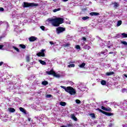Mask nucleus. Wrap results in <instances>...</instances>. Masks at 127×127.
Segmentation results:
<instances>
[{"label":"nucleus","instance_id":"obj_1","mask_svg":"<svg viewBox=\"0 0 127 127\" xmlns=\"http://www.w3.org/2000/svg\"><path fill=\"white\" fill-rule=\"evenodd\" d=\"M49 20L52 23V26L55 27H58V26H60V24L64 23V19L61 17L51 19Z\"/></svg>","mask_w":127,"mask_h":127},{"label":"nucleus","instance_id":"obj_2","mask_svg":"<svg viewBox=\"0 0 127 127\" xmlns=\"http://www.w3.org/2000/svg\"><path fill=\"white\" fill-rule=\"evenodd\" d=\"M61 88L64 89L66 93H68L70 95H76V90L71 86L66 87L64 86H61Z\"/></svg>","mask_w":127,"mask_h":127},{"label":"nucleus","instance_id":"obj_3","mask_svg":"<svg viewBox=\"0 0 127 127\" xmlns=\"http://www.w3.org/2000/svg\"><path fill=\"white\" fill-rule=\"evenodd\" d=\"M38 3H36L24 2L23 7H24V8H25V7H34V6H38Z\"/></svg>","mask_w":127,"mask_h":127},{"label":"nucleus","instance_id":"obj_4","mask_svg":"<svg viewBox=\"0 0 127 127\" xmlns=\"http://www.w3.org/2000/svg\"><path fill=\"white\" fill-rule=\"evenodd\" d=\"M46 73L48 74V75H53V76H54V77H56V78H60V74H57L53 69H52L49 71H47Z\"/></svg>","mask_w":127,"mask_h":127},{"label":"nucleus","instance_id":"obj_5","mask_svg":"<svg viewBox=\"0 0 127 127\" xmlns=\"http://www.w3.org/2000/svg\"><path fill=\"white\" fill-rule=\"evenodd\" d=\"M96 111H99L100 113L103 114V115H105V116H107L108 117H111V116H114V113L107 112L106 111H104L100 109V108L95 109Z\"/></svg>","mask_w":127,"mask_h":127},{"label":"nucleus","instance_id":"obj_6","mask_svg":"<svg viewBox=\"0 0 127 127\" xmlns=\"http://www.w3.org/2000/svg\"><path fill=\"white\" fill-rule=\"evenodd\" d=\"M66 30V28L63 27H59L56 29V32L57 34H60V33H62L64 32Z\"/></svg>","mask_w":127,"mask_h":127},{"label":"nucleus","instance_id":"obj_7","mask_svg":"<svg viewBox=\"0 0 127 127\" xmlns=\"http://www.w3.org/2000/svg\"><path fill=\"white\" fill-rule=\"evenodd\" d=\"M44 51H45V50H42L41 52L37 54V56L38 57H45V53H44Z\"/></svg>","mask_w":127,"mask_h":127},{"label":"nucleus","instance_id":"obj_8","mask_svg":"<svg viewBox=\"0 0 127 127\" xmlns=\"http://www.w3.org/2000/svg\"><path fill=\"white\" fill-rule=\"evenodd\" d=\"M36 40H37V37L35 36H31L29 38V41H30V42H33Z\"/></svg>","mask_w":127,"mask_h":127},{"label":"nucleus","instance_id":"obj_9","mask_svg":"<svg viewBox=\"0 0 127 127\" xmlns=\"http://www.w3.org/2000/svg\"><path fill=\"white\" fill-rule=\"evenodd\" d=\"M101 109L102 110H103V111H106V112H112V108L108 107V108H106L104 106H101Z\"/></svg>","mask_w":127,"mask_h":127},{"label":"nucleus","instance_id":"obj_10","mask_svg":"<svg viewBox=\"0 0 127 127\" xmlns=\"http://www.w3.org/2000/svg\"><path fill=\"white\" fill-rule=\"evenodd\" d=\"M89 14L91 16H97L98 15H100V13L96 12H91L89 13Z\"/></svg>","mask_w":127,"mask_h":127},{"label":"nucleus","instance_id":"obj_11","mask_svg":"<svg viewBox=\"0 0 127 127\" xmlns=\"http://www.w3.org/2000/svg\"><path fill=\"white\" fill-rule=\"evenodd\" d=\"M8 110L10 113H15V109L14 108H8Z\"/></svg>","mask_w":127,"mask_h":127},{"label":"nucleus","instance_id":"obj_12","mask_svg":"<svg viewBox=\"0 0 127 127\" xmlns=\"http://www.w3.org/2000/svg\"><path fill=\"white\" fill-rule=\"evenodd\" d=\"M19 110L20 112H22V113H23L25 114V115H26V111H25V109H23V108L20 107Z\"/></svg>","mask_w":127,"mask_h":127},{"label":"nucleus","instance_id":"obj_13","mask_svg":"<svg viewBox=\"0 0 127 127\" xmlns=\"http://www.w3.org/2000/svg\"><path fill=\"white\" fill-rule=\"evenodd\" d=\"M115 74V72L112 71V72H106V75L107 76H111L112 75H114Z\"/></svg>","mask_w":127,"mask_h":127},{"label":"nucleus","instance_id":"obj_14","mask_svg":"<svg viewBox=\"0 0 127 127\" xmlns=\"http://www.w3.org/2000/svg\"><path fill=\"white\" fill-rule=\"evenodd\" d=\"M71 119L73 120V121H75V122H77V118H76V116H75L74 114L71 115Z\"/></svg>","mask_w":127,"mask_h":127},{"label":"nucleus","instance_id":"obj_15","mask_svg":"<svg viewBox=\"0 0 127 127\" xmlns=\"http://www.w3.org/2000/svg\"><path fill=\"white\" fill-rule=\"evenodd\" d=\"M39 62L40 63V64H42V65H46V62H45L44 61L39 60Z\"/></svg>","mask_w":127,"mask_h":127},{"label":"nucleus","instance_id":"obj_16","mask_svg":"<svg viewBox=\"0 0 127 127\" xmlns=\"http://www.w3.org/2000/svg\"><path fill=\"white\" fill-rule=\"evenodd\" d=\"M26 62H30V57L29 56V55L26 56Z\"/></svg>","mask_w":127,"mask_h":127},{"label":"nucleus","instance_id":"obj_17","mask_svg":"<svg viewBox=\"0 0 127 127\" xmlns=\"http://www.w3.org/2000/svg\"><path fill=\"white\" fill-rule=\"evenodd\" d=\"M101 85L105 86V85H107V81H106V80H102L101 81Z\"/></svg>","mask_w":127,"mask_h":127},{"label":"nucleus","instance_id":"obj_18","mask_svg":"<svg viewBox=\"0 0 127 127\" xmlns=\"http://www.w3.org/2000/svg\"><path fill=\"white\" fill-rule=\"evenodd\" d=\"M85 66H86V63H83L79 65V67H80V68H84Z\"/></svg>","mask_w":127,"mask_h":127},{"label":"nucleus","instance_id":"obj_19","mask_svg":"<svg viewBox=\"0 0 127 127\" xmlns=\"http://www.w3.org/2000/svg\"><path fill=\"white\" fill-rule=\"evenodd\" d=\"M60 105L61 106H62V107H65V106H66V102H61L60 103Z\"/></svg>","mask_w":127,"mask_h":127},{"label":"nucleus","instance_id":"obj_20","mask_svg":"<svg viewBox=\"0 0 127 127\" xmlns=\"http://www.w3.org/2000/svg\"><path fill=\"white\" fill-rule=\"evenodd\" d=\"M19 46V47H21V48H22V49H25V48H26V46H25L23 44H20Z\"/></svg>","mask_w":127,"mask_h":127},{"label":"nucleus","instance_id":"obj_21","mask_svg":"<svg viewBox=\"0 0 127 127\" xmlns=\"http://www.w3.org/2000/svg\"><path fill=\"white\" fill-rule=\"evenodd\" d=\"M67 67H68V68H74V67H75V64H70L68 65Z\"/></svg>","mask_w":127,"mask_h":127},{"label":"nucleus","instance_id":"obj_22","mask_svg":"<svg viewBox=\"0 0 127 127\" xmlns=\"http://www.w3.org/2000/svg\"><path fill=\"white\" fill-rule=\"evenodd\" d=\"M42 85H44V86H46V85H48V82L47 81H44L42 82Z\"/></svg>","mask_w":127,"mask_h":127},{"label":"nucleus","instance_id":"obj_23","mask_svg":"<svg viewBox=\"0 0 127 127\" xmlns=\"http://www.w3.org/2000/svg\"><path fill=\"white\" fill-rule=\"evenodd\" d=\"M122 20H119L117 22V26H120V25H122Z\"/></svg>","mask_w":127,"mask_h":127},{"label":"nucleus","instance_id":"obj_24","mask_svg":"<svg viewBox=\"0 0 127 127\" xmlns=\"http://www.w3.org/2000/svg\"><path fill=\"white\" fill-rule=\"evenodd\" d=\"M89 116H90V117H91V118H92L93 119L96 118V116H95V114L94 113L90 114Z\"/></svg>","mask_w":127,"mask_h":127},{"label":"nucleus","instance_id":"obj_25","mask_svg":"<svg viewBox=\"0 0 127 127\" xmlns=\"http://www.w3.org/2000/svg\"><path fill=\"white\" fill-rule=\"evenodd\" d=\"M122 36H123V38H127V34L126 33H123L122 34Z\"/></svg>","mask_w":127,"mask_h":127},{"label":"nucleus","instance_id":"obj_26","mask_svg":"<svg viewBox=\"0 0 127 127\" xmlns=\"http://www.w3.org/2000/svg\"><path fill=\"white\" fill-rule=\"evenodd\" d=\"M59 10H61V8H58V9H55L53 10V12H56L57 11H59Z\"/></svg>","mask_w":127,"mask_h":127},{"label":"nucleus","instance_id":"obj_27","mask_svg":"<svg viewBox=\"0 0 127 127\" xmlns=\"http://www.w3.org/2000/svg\"><path fill=\"white\" fill-rule=\"evenodd\" d=\"M13 49L16 50V51H17V52H20L19 49L18 48H17L16 47L13 46Z\"/></svg>","mask_w":127,"mask_h":127},{"label":"nucleus","instance_id":"obj_28","mask_svg":"<svg viewBox=\"0 0 127 127\" xmlns=\"http://www.w3.org/2000/svg\"><path fill=\"white\" fill-rule=\"evenodd\" d=\"M89 18H90L89 16H85L82 17L83 20H87V19H89Z\"/></svg>","mask_w":127,"mask_h":127},{"label":"nucleus","instance_id":"obj_29","mask_svg":"<svg viewBox=\"0 0 127 127\" xmlns=\"http://www.w3.org/2000/svg\"><path fill=\"white\" fill-rule=\"evenodd\" d=\"M63 46H64V47H68V46H70V43H66V44H64V45H63Z\"/></svg>","mask_w":127,"mask_h":127},{"label":"nucleus","instance_id":"obj_30","mask_svg":"<svg viewBox=\"0 0 127 127\" xmlns=\"http://www.w3.org/2000/svg\"><path fill=\"white\" fill-rule=\"evenodd\" d=\"M85 48L86 49H87V50H89V49H91V47L90 46H88V45H86L85 46Z\"/></svg>","mask_w":127,"mask_h":127},{"label":"nucleus","instance_id":"obj_31","mask_svg":"<svg viewBox=\"0 0 127 127\" xmlns=\"http://www.w3.org/2000/svg\"><path fill=\"white\" fill-rule=\"evenodd\" d=\"M122 44H124V45H126L127 46V42L126 41H121Z\"/></svg>","mask_w":127,"mask_h":127},{"label":"nucleus","instance_id":"obj_32","mask_svg":"<svg viewBox=\"0 0 127 127\" xmlns=\"http://www.w3.org/2000/svg\"><path fill=\"white\" fill-rule=\"evenodd\" d=\"M75 103H76V104H81V101L79 99H76L75 100Z\"/></svg>","mask_w":127,"mask_h":127},{"label":"nucleus","instance_id":"obj_33","mask_svg":"<svg viewBox=\"0 0 127 127\" xmlns=\"http://www.w3.org/2000/svg\"><path fill=\"white\" fill-rule=\"evenodd\" d=\"M40 28L42 30H43V31H44V30H45V27L44 26H41L40 27Z\"/></svg>","mask_w":127,"mask_h":127},{"label":"nucleus","instance_id":"obj_34","mask_svg":"<svg viewBox=\"0 0 127 127\" xmlns=\"http://www.w3.org/2000/svg\"><path fill=\"white\" fill-rule=\"evenodd\" d=\"M75 48L76 49L80 50L81 49V47H80L79 45H77L76 46H75Z\"/></svg>","mask_w":127,"mask_h":127},{"label":"nucleus","instance_id":"obj_35","mask_svg":"<svg viewBox=\"0 0 127 127\" xmlns=\"http://www.w3.org/2000/svg\"><path fill=\"white\" fill-rule=\"evenodd\" d=\"M51 97H52V95L51 94H47L46 95V98H51Z\"/></svg>","mask_w":127,"mask_h":127},{"label":"nucleus","instance_id":"obj_36","mask_svg":"<svg viewBox=\"0 0 127 127\" xmlns=\"http://www.w3.org/2000/svg\"><path fill=\"white\" fill-rule=\"evenodd\" d=\"M82 40H83V41H86L87 40V39L86 38V37H83Z\"/></svg>","mask_w":127,"mask_h":127},{"label":"nucleus","instance_id":"obj_37","mask_svg":"<svg viewBox=\"0 0 127 127\" xmlns=\"http://www.w3.org/2000/svg\"><path fill=\"white\" fill-rule=\"evenodd\" d=\"M123 93H125V92H127V89L126 88H124L122 90Z\"/></svg>","mask_w":127,"mask_h":127},{"label":"nucleus","instance_id":"obj_38","mask_svg":"<svg viewBox=\"0 0 127 127\" xmlns=\"http://www.w3.org/2000/svg\"><path fill=\"white\" fill-rule=\"evenodd\" d=\"M50 44L51 45H54V42L53 41H50Z\"/></svg>","mask_w":127,"mask_h":127},{"label":"nucleus","instance_id":"obj_39","mask_svg":"<svg viewBox=\"0 0 127 127\" xmlns=\"http://www.w3.org/2000/svg\"><path fill=\"white\" fill-rule=\"evenodd\" d=\"M3 10H4V9L3 7H0V11H3Z\"/></svg>","mask_w":127,"mask_h":127},{"label":"nucleus","instance_id":"obj_40","mask_svg":"<svg viewBox=\"0 0 127 127\" xmlns=\"http://www.w3.org/2000/svg\"><path fill=\"white\" fill-rule=\"evenodd\" d=\"M67 127H73V124H68Z\"/></svg>","mask_w":127,"mask_h":127},{"label":"nucleus","instance_id":"obj_41","mask_svg":"<svg viewBox=\"0 0 127 127\" xmlns=\"http://www.w3.org/2000/svg\"><path fill=\"white\" fill-rule=\"evenodd\" d=\"M3 45H0V49H1L2 48V47H3Z\"/></svg>","mask_w":127,"mask_h":127},{"label":"nucleus","instance_id":"obj_42","mask_svg":"<svg viewBox=\"0 0 127 127\" xmlns=\"http://www.w3.org/2000/svg\"><path fill=\"white\" fill-rule=\"evenodd\" d=\"M2 64H3V62H0V66H1V65H2Z\"/></svg>","mask_w":127,"mask_h":127},{"label":"nucleus","instance_id":"obj_43","mask_svg":"<svg viewBox=\"0 0 127 127\" xmlns=\"http://www.w3.org/2000/svg\"><path fill=\"white\" fill-rule=\"evenodd\" d=\"M31 120V118H28V122H30Z\"/></svg>","mask_w":127,"mask_h":127},{"label":"nucleus","instance_id":"obj_44","mask_svg":"<svg viewBox=\"0 0 127 127\" xmlns=\"http://www.w3.org/2000/svg\"><path fill=\"white\" fill-rule=\"evenodd\" d=\"M115 6L118 7V3H115Z\"/></svg>","mask_w":127,"mask_h":127},{"label":"nucleus","instance_id":"obj_45","mask_svg":"<svg viewBox=\"0 0 127 127\" xmlns=\"http://www.w3.org/2000/svg\"><path fill=\"white\" fill-rule=\"evenodd\" d=\"M109 54H114V52H109Z\"/></svg>","mask_w":127,"mask_h":127},{"label":"nucleus","instance_id":"obj_46","mask_svg":"<svg viewBox=\"0 0 127 127\" xmlns=\"http://www.w3.org/2000/svg\"><path fill=\"white\" fill-rule=\"evenodd\" d=\"M101 54H105V52H101Z\"/></svg>","mask_w":127,"mask_h":127},{"label":"nucleus","instance_id":"obj_47","mask_svg":"<svg viewBox=\"0 0 127 127\" xmlns=\"http://www.w3.org/2000/svg\"><path fill=\"white\" fill-rule=\"evenodd\" d=\"M63 1L64 2H66V1H68V0H63Z\"/></svg>","mask_w":127,"mask_h":127},{"label":"nucleus","instance_id":"obj_48","mask_svg":"<svg viewBox=\"0 0 127 127\" xmlns=\"http://www.w3.org/2000/svg\"><path fill=\"white\" fill-rule=\"evenodd\" d=\"M107 47L108 48H111V46H108Z\"/></svg>","mask_w":127,"mask_h":127},{"label":"nucleus","instance_id":"obj_49","mask_svg":"<svg viewBox=\"0 0 127 127\" xmlns=\"http://www.w3.org/2000/svg\"><path fill=\"white\" fill-rule=\"evenodd\" d=\"M105 52H108V50L107 49L105 50Z\"/></svg>","mask_w":127,"mask_h":127},{"label":"nucleus","instance_id":"obj_50","mask_svg":"<svg viewBox=\"0 0 127 127\" xmlns=\"http://www.w3.org/2000/svg\"><path fill=\"white\" fill-rule=\"evenodd\" d=\"M1 38H3V37L2 36L0 37V39H1Z\"/></svg>","mask_w":127,"mask_h":127},{"label":"nucleus","instance_id":"obj_51","mask_svg":"<svg viewBox=\"0 0 127 127\" xmlns=\"http://www.w3.org/2000/svg\"><path fill=\"white\" fill-rule=\"evenodd\" d=\"M114 50H116V48H114Z\"/></svg>","mask_w":127,"mask_h":127}]
</instances>
